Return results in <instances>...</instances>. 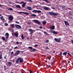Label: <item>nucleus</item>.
I'll list each match as a JSON object with an SVG mask.
<instances>
[{"instance_id":"1","label":"nucleus","mask_w":73,"mask_h":73,"mask_svg":"<svg viewBox=\"0 0 73 73\" xmlns=\"http://www.w3.org/2000/svg\"><path fill=\"white\" fill-rule=\"evenodd\" d=\"M49 14L50 15H52V16H57L58 14L57 13H55L53 12H49Z\"/></svg>"},{"instance_id":"2","label":"nucleus","mask_w":73,"mask_h":73,"mask_svg":"<svg viewBox=\"0 0 73 73\" xmlns=\"http://www.w3.org/2000/svg\"><path fill=\"white\" fill-rule=\"evenodd\" d=\"M28 48L30 49V51H31V52H35V51H36V49L34 48L33 49V47H29Z\"/></svg>"},{"instance_id":"3","label":"nucleus","mask_w":73,"mask_h":73,"mask_svg":"<svg viewBox=\"0 0 73 73\" xmlns=\"http://www.w3.org/2000/svg\"><path fill=\"white\" fill-rule=\"evenodd\" d=\"M32 12L33 13H41V11L40 10H34L32 11Z\"/></svg>"},{"instance_id":"4","label":"nucleus","mask_w":73,"mask_h":73,"mask_svg":"<svg viewBox=\"0 0 73 73\" xmlns=\"http://www.w3.org/2000/svg\"><path fill=\"white\" fill-rule=\"evenodd\" d=\"M15 27H16V28L17 29H21V27L20 25H15Z\"/></svg>"},{"instance_id":"5","label":"nucleus","mask_w":73,"mask_h":73,"mask_svg":"<svg viewBox=\"0 0 73 73\" xmlns=\"http://www.w3.org/2000/svg\"><path fill=\"white\" fill-rule=\"evenodd\" d=\"M8 19L10 21H12L13 20V17L12 15H10Z\"/></svg>"},{"instance_id":"6","label":"nucleus","mask_w":73,"mask_h":73,"mask_svg":"<svg viewBox=\"0 0 73 73\" xmlns=\"http://www.w3.org/2000/svg\"><path fill=\"white\" fill-rule=\"evenodd\" d=\"M54 40L56 42H59L61 41V38H59V39L57 38H55Z\"/></svg>"},{"instance_id":"7","label":"nucleus","mask_w":73,"mask_h":73,"mask_svg":"<svg viewBox=\"0 0 73 73\" xmlns=\"http://www.w3.org/2000/svg\"><path fill=\"white\" fill-rule=\"evenodd\" d=\"M51 31L52 33H53L54 34V35H57V34L58 33V32H56V31L54 30H51Z\"/></svg>"},{"instance_id":"8","label":"nucleus","mask_w":73,"mask_h":73,"mask_svg":"<svg viewBox=\"0 0 73 73\" xmlns=\"http://www.w3.org/2000/svg\"><path fill=\"white\" fill-rule=\"evenodd\" d=\"M17 52H16L15 53V56H17L18 54H19V53H20V51L19 50H17L16 51Z\"/></svg>"},{"instance_id":"9","label":"nucleus","mask_w":73,"mask_h":73,"mask_svg":"<svg viewBox=\"0 0 73 73\" xmlns=\"http://www.w3.org/2000/svg\"><path fill=\"white\" fill-rule=\"evenodd\" d=\"M33 21L35 22L36 23H37V24H41V22L38 21V20H34Z\"/></svg>"},{"instance_id":"10","label":"nucleus","mask_w":73,"mask_h":73,"mask_svg":"<svg viewBox=\"0 0 73 73\" xmlns=\"http://www.w3.org/2000/svg\"><path fill=\"white\" fill-rule=\"evenodd\" d=\"M18 13H20V14H21V13H23V14H25V15H29V13L25 12H19Z\"/></svg>"},{"instance_id":"11","label":"nucleus","mask_w":73,"mask_h":73,"mask_svg":"<svg viewBox=\"0 0 73 73\" xmlns=\"http://www.w3.org/2000/svg\"><path fill=\"white\" fill-rule=\"evenodd\" d=\"M44 9L45 11H48V10L50 9V8L45 7H44Z\"/></svg>"},{"instance_id":"12","label":"nucleus","mask_w":73,"mask_h":73,"mask_svg":"<svg viewBox=\"0 0 73 73\" xmlns=\"http://www.w3.org/2000/svg\"><path fill=\"white\" fill-rule=\"evenodd\" d=\"M64 24L66 26H69V24L68 21H64Z\"/></svg>"},{"instance_id":"13","label":"nucleus","mask_w":73,"mask_h":73,"mask_svg":"<svg viewBox=\"0 0 73 73\" xmlns=\"http://www.w3.org/2000/svg\"><path fill=\"white\" fill-rule=\"evenodd\" d=\"M19 58H20L19 62L21 63H23V59L21 57Z\"/></svg>"},{"instance_id":"14","label":"nucleus","mask_w":73,"mask_h":73,"mask_svg":"<svg viewBox=\"0 0 73 73\" xmlns=\"http://www.w3.org/2000/svg\"><path fill=\"white\" fill-rule=\"evenodd\" d=\"M5 36H6V37L7 39L8 38V37H9V34H8L7 33H6L5 34Z\"/></svg>"},{"instance_id":"15","label":"nucleus","mask_w":73,"mask_h":73,"mask_svg":"<svg viewBox=\"0 0 73 73\" xmlns=\"http://www.w3.org/2000/svg\"><path fill=\"white\" fill-rule=\"evenodd\" d=\"M55 27L54 26H51L50 27V28L52 30H54V29Z\"/></svg>"},{"instance_id":"16","label":"nucleus","mask_w":73,"mask_h":73,"mask_svg":"<svg viewBox=\"0 0 73 73\" xmlns=\"http://www.w3.org/2000/svg\"><path fill=\"white\" fill-rule=\"evenodd\" d=\"M64 52H65L63 53V55H65V56H66V55L68 54V51L65 50Z\"/></svg>"},{"instance_id":"17","label":"nucleus","mask_w":73,"mask_h":73,"mask_svg":"<svg viewBox=\"0 0 73 73\" xmlns=\"http://www.w3.org/2000/svg\"><path fill=\"white\" fill-rule=\"evenodd\" d=\"M29 32H31V35H32V33H33V30L31 29H29Z\"/></svg>"},{"instance_id":"18","label":"nucleus","mask_w":73,"mask_h":73,"mask_svg":"<svg viewBox=\"0 0 73 73\" xmlns=\"http://www.w3.org/2000/svg\"><path fill=\"white\" fill-rule=\"evenodd\" d=\"M27 9H28L29 11H31L32 9V7L29 6H27Z\"/></svg>"},{"instance_id":"19","label":"nucleus","mask_w":73,"mask_h":73,"mask_svg":"<svg viewBox=\"0 0 73 73\" xmlns=\"http://www.w3.org/2000/svg\"><path fill=\"white\" fill-rule=\"evenodd\" d=\"M16 7L17 8H19V9H20V8H21V7H20V6L19 5H16Z\"/></svg>"},{"instance_id":"20","label":"nucleus","mask_w":73,"mask_h":73,"mask_svg":"<svg viewBox=\"0 0 73 73\" xmlns=\"http://www.w3.org/2000/svg\"><path fill=\"white\" fill-rule=\"evenodd\" d=\"M26 5V3H23L22 5V7L24 8V7H25V6Z\"/></svg>"},{"instance_id":"21","label":"nucleus","mask_w":73,"mask_h":73,"mask_svg":"<svg viewBox=\"0 0 73 73\" xmlns=\"http://www.w3.org/2000/svg\"><path fill=\"white\" fill-rule=\"evenodd\" d=\"M11 28H15V24H13L11 25Z\"/></svg>"},{"instance_id":"22","label":"nucleus","mask_w":73,"mask_h":73,"mask_svg":"<svg viewBox=\"0 0 73 73\" xmlns=\"http://www.w3.org/2000/svg\"><path fill=\"white\" fill-rule=\"evenodd\" d=\"M20 58H18L17 60H16V63L17 64H18V63H19V60H20Z\"/></svg>"},{"instance_id":"23","label":"nucleus","mask_w":73,"mask_h":73,"mask_svg":"<svg viewBox=\"0 0 73 73\" xmlns=\"http://www.w3.org/2000/svg\"><path fill=\"white\" fill-rule=\"evenodd\" d=\"M14 35L17 37H18V35H19V34H17V33H16L14 34Z\"/></svg>"},{"instance_id":"24","label":"nucleus","mask_w":73,"mask_h":73,"mask_svg":"<svg viewBox=\"0 0 73 73\" xmlns=\"http://www.w3.org/2000/svg\"><path fill=\"white\" fill-rule=\"evenodd\" d=\"M46 21H43L42 22V25H46Z\"/></svg>"},{"instance_id":"25","label":"nucleus","mask_w":73,"mask_h":73,"mask_svg":"<svg viewBox=\"0 0 73 73\" xmlns=\"http://www.w3.org/2000/svg\"><path fill=\"white\" fill-rule=\"evenodd\" d=\"M31 16H33V17H36V14H33L31 15Z\"/></svg>"},{"instance_id":"26","label":"nucleus","mask_w":73,"mask_h":73,"mask_svg":"<svg viewBox=\"0 0 73 73\" xmlns=\"http://www.w3.org/2000/svg\"><path fill=\"white\" fill-rule=\"evenodd\" d=\"M4 18V17L2 16L0 17V19H2V20H4L5 19H4V18Z\"/></svg>"},{"instance_id":"27","label":"nucleus","mask_w":73,"mask_h":73,"mask_svg":"<svg viewBox=\"0 0 73 73\" xmlns=\"http://www.w3.org/2000/svg\"><path fill=\"white\" fill-rule=\"evenodd\" d=\"M21 37L22 38V39L23 40V39H24V35H22L21 36Z\"/></svg>"},{"instance_id":"28","label":"nucleus","mask_w":73,"mask_h":73,"mask_svg":"<svg viewBox=\"0 0 73 73\" xmlns=\"http://www.w3.org/2000/svg\"><path fill=\"white\" fill-rule=\"evenodd\" d=\"M44 34H46V35H48V36H49V34H48L45 31H44Z\"/></svg>"},{"instance_id":"29","label":"nucleus","mask_w":73,"mask_h":73,"mask_svg":"<svg viewBox=\"0 0 73 73\" xmlns=\"http://www.w3.org/2000/svg\"><path fill=\"white\" fill-rule=\"evenodd\" d=\"M8 10H9V11H12L13 10V9L12 8H11L9 9H8Z\"/></svg>"},{"instance_id":"30","label":"nucleus","mask_w":73,"mask_h":73,"mask_svg":"<svg viewBox=\"0 0 73 73\" xmlns=\"http://www.w3.org/2000/svg\"><path fill=\"white\" fill-rule=\"evenodd\" d=\"M2 40H3V41H5V38L3 37H2Z\"/></svg>"},{"instance_id":"31","label":"nucleus","mask_w":73,"mask_h":73,"mask_svg":"<svg viewBox=\"0 0 73 73\" xmlns=\"http://www.w3.org/2000/svg\"><path fill=\"white\" fill-rule=\"evenodd\" d=\"M7 55H6L4 57V58L6 60H7Z\"/></svg>"},{"instance_id":"32","label":"nucleus","mask_w":73,"mask_h":73,"mask_svg":"<svg viewBox=\"0 0 73 73\" xmlns=\"http://www.w3.org/2000/svg\"><path fill=\"white\" fill-rule=\"evenodd\" d=\"M31 22H29V21L28 23V25H31Z\"/></svg>"},{"instance_id":"33","label":"nucleus","mask_w":73,"mask_h":73,"mask_svg":"<svg viewBox=\"0 0 73 73\" xmlns=\"http://www.w3.org/2000/svg\"><path fill=\"white\" fill-rule=\"evenodd\" d=\"M8 64H9V65H11V64H12V63L11 62H8Z\"/></svg>"},{"instance_id":"34","label":"nucleus","mask_w":73,"mask_h":73,"mask_svg":"<svg viewBox=\"0 0 73 73\" xmlns=\"http://www.w3.org/2000/svg\"><path fill=\"white\" fill-rule=\"evenodd\" d=\"M46 43H48L49 42V40H46Z\"/></svg>"},{"instance_id":"35","label":"nucleus","mask_w":73,"mask_h":73,"mask_svg":"<svg viewBox=\"0 0 73 73\" xmlns=\"http://www.w3.org/2000/svg\"><path fill=\"white\" fill-rule=\"evenodd\" d=\"M5 25H6V26H8V24L7 23H5Z\"/></svg>"},{"instance_id":"36","label":"nucleus","mask_w":73,"mask_h":73,"mask_svg":"<svg viewBox=\"0 0 73 73\" xmlns=\"http://www.w3.org/2000/svg\"><path fill=\"white\" fill-rule=\"evenodd\" d=\"M60 56H62V52L61 51L60 52Z\"/></svg>"},{"instance_id":"37","label":"nucleus","mask_w":73,"mask_h":73,"mask_svg":"<svg viewBox=\"0 0 73 73\" xmlns=\"http://www.w3.org/2000/svg\"><path fill=\"white\" fill-rule=\"evenodd\" d=\"M44 1L45 2H49L48 0H44Z\"/></svg>"},{"instance_id":"38","label":"nucleus","mask_w":73,"mask_h":73,"mask_svg":"<svg viewBox=\"0 0 73 73\" xmlns=\"http://www.w3.org/2000/svg\"><path fill=\"white\" fill-rule=\"evenodd\" d=\"M2 58V55H0V59H1V58Z\"/></svg>"},{"instance_id":"39","label":"nucleus","mask_w":73,"mask_h":73,"mask_svg":"<svg viewBox=\"0 0 73 73\" xmlns=\"http://www.w3.org/2000/svg\"><path fill=\"white\" fill-rule=\"evenodd\" d=\"M35 47H37V46H38V45L37 44H35Z\"/></svg>"},{"instance_id":"40","label":"nucleus","mask_w":73,"mask_h":73,"mask_svg":"<svg viewBox=\"0 0 73 73\" xmlns=\"http://www.w3.org/2000/svg\"><path fill=\"white\" fill-rule=\"evenodd\" d=\"M52 9H55V8L52 7H51Z\"/></svg>"},{"instance_id":"41","label":"nucleus","mask_w":73,"mask_h":73,"mask_svg":"<svg viewBox=\"0 0 73 73\" xmlns=\"http://www.w3.org/2000/svg\"><path fill=\"white\" fill-rule=\"evenodd\" d=\"M47 58H48L49 60H50V58L49 57H47Z\"/></svg>"},{"instance_id":"42","label":"nucleus","mask_w":73,"mask_h":73,"mask_svg":"<svg viewBox=\"0 0 73 73\" xmlns=\"http://www.w3.org/2000/svg\"><path fill=\"white\" fill-rule=\"evenodd\" d=\"M13 52H11V55H12V54H13Z\"/></svg>"},{"instance_id":"43","label":"nucleus","mask_w":73,"mask_h":73,"mask_svg":"<svg viewBox=\"0 0 73 73\" xmlns=\"http://www.w3.org/2000/svg\"><path fill=\"white\" fill-rule=\"evenodd\" d=\"M27 0L29 2H31V1H32V0Z\"/></svg>"},{"instance_id":"44","label":"nucleus","mask_w":73,"mask_h":73,"mask_svg":"<svg viewBox=\"0 0 73 73\" xmlns=\"http://www.w3.org/2000/svg\"><path fill=\"white\" fill-rule=\"evenodd\" d=\"M69 13L70 15H72V13L71 12V11H69Z\"/></svg>"},{"instance_id":"45","label":"nucleus","mask_w":73,"mask_h":73,"mask_svg":"<svg viewBox=\"0 0 73 73\" xmlns=\"http://www.w3.org/2000/svg\"><path fill=\"white\" fill-rule=\"evenodd\" d=\"M15 23H17V24H19V22L17 21H15Z\"/></svg>"},{"instance_id":"46","label":"nucleus","mask_w":73,"mask_h":73,"mask_svg":"<svg viewBox=\"0 0 73 73\" xmlns=\"http://www.w3.org/2000/svg\"><path fill=\"white\" fill-rule=\"evenodd\" d=\"M62 9H65V7H64L63 6L62 7Z\"/></svg>"},{"instance_id":"47","label":"nucleus","mask_w":73,"mask_h":73,"mask_svg":"<svg viewBox=\"0 0 73 73\" xmlns=\"http://www.w3.org/2000/svg\"><path fill=\"white\" fill-rule=\"evenodd\" d=\"M21 4H24V2L23 1H21Z\"/></svg>"},{"instance_id":"48","label":"nucleus","mask_w":73,"mask_h":73,"mask_svg":"<svg viewBox=\"0 0 73 73\" xmlns=\"http://www.w3.org/2000/svg\"><path fill=\"white\" fill-rule=\"evenodd\" d=\"M17 48V46H16L15 48H14V49H16V48Z\"/></svg>"},{"instance_id":"49","label":"nucleus","mask_w":73,"mask_h":73,"mask_svg":"<svg viewBox=\"0 0 73 73\" xmlns=\"http://www.w3.org/2000/svg\"><path fill=\"white\" fill-rule=\"evenodd\" d=\"M50 66H51L50 65H49L48 66V68H50Z\"/></svg>"},{"instance_id":"50","label":"nucleus","mask_w":73,"mask_h":73,"mask_svg":"<svg viewBox=\"0 0 73 73\" xmlns=\"http://www.w3.org/2000/svg\"><path fill=\"white\" fill-rule=\"evenodd\" d=\"M68 56H70V54L68 52Z\"/></svg>"},{"instance_id":"51","label":"nucleus","mask_w":73,"mask_h":73,"mask_svg":"<svg viewBox=\"0 0 73 73\" xmlns=\"http://www.w3.org/2000/svg\"><path fill=\"white\" fill-rule=\"evenodd\" d=\"M30 73H33V72L32 71H30Z\"/></svg>"},{"instance_id":"52","label":"nucleus","mask_w":73,"mask_h":73,"mask_svg":"<svg viewBox=\"0 0 73 73\" xmlns=\"http://www.w3.org/2000/svg\"><path fill=\"white\" fill-rule=\"evenodd\" d=\"M40 29H42V26H40Z\"/></svg>"},{"instance_id":"53","label":"nucleus","mask_w":73,"mask_h":73,"mask_svg":"<svg viewBox=\"0 0 73 73\" xmlns=\"http://www.w3.org/2000/svg\"><path fill=\"white\" fill-rule=\"evenodd\" d=\"M71 41L72 42V44H73V40H71Z\"/></svg>"},{"instance_id":"54","label":"nucleus","mask_w":73,"mask_h":73,"mask_svg":"<svg viewBox=\"0 0 73 73\" xmlns=\"http://www.w3.org/2000/svg\"><path fill=\"white\" fill-rule=\"evenodd\" d=\"M16 44H19V42H16Z\"/></svg>"},{"instance_id":"55","label":"nucleus","mask_w":73,"mask_h":73,"mask_svg":"<svg viewBox=\"0 0 73 73\" xmlns=\"http://www.w3.org/2000/svg\"><path fill=\"white\" fill-rule=\"evenodd\" d=\"M16 3H18V4L19 3V2H18V1H17L16 2Z\"/></svg>"},{"instance_id":"56","label":"nucleus","mask_w":73,"mask_h":73,"mask_svg":"<svg viewBox=\"0 0 73 73\" xmlns=\"http://www.w3.org/2000/svg\"><path fill=\"white\" fill-rule=\"evenodd\" d=\"M21 73H24V72L23 71H21Z\"/></svg>"},{"instance_id":"57","label":"nucleus","mask_w":73,"mask_h":73,"mask_svg":"<svg viewBox=\"0 0 73 73\" xmlns=\"http://www.w3.org/2000/svg\"><path fill=\"white\" fill-rule=\"evenodd\" d=\"M13 32H14V30H12V32L13 33Z\"/></svg>"},{"instance_id":"58","label":"nucleus","mask_w":73,"mask_h":73,"mask_svg":"<svg viewBox=\"0 0 73 73\" xmlns=\"http://www.w3.org/2000/svg\"><path fill=\"white\" fill-rule=\"evenodd\" d=\"M37 64H38V65H39L40 64V63H38Z\"/></svg>"},{"instance_id":"59","label":"nucleus","mask_w":73,"mask_h":73,"mask_svg":"<svg viewBox=\"0 0 73 73\" xmlns=\"http://www.w3.org/2000/svg\"><path fill=\"white\" fill-rule=\"evenodd\" d=\"M70 61H68V64H69V63H70Z\"/></svg>"},{"instance_id":"60","label":"nucleus","mask_w":73,"mask_h":73,"mask_svg":"<svg viewBox=\"0 0 73 73\" xmlns=\"http://www.w3.org/2000/svg\"><path fill=\"white\" fill-rule=\"evenodd\" d=\"M39 34L40 35H41V33H40V32H39Z\"/></svg>"},{"instance_id":"61","label":"nucleus","mask_w":73,"mask_h":73,"mask_svg":"<svg viewBox=\"0 0 73 73\" xmlns=\"http://www.w3.org/2000/svg\"><path fill=\"white\" fill-rule=\"evenodd\" d=\"M21 53H23L24 52L23 51H21Z\"/></svg>"},{"instance_id":"62","label":"nucleus","mask_w":73,"mask_h":73,"mask_svg":"<svg viewBox=\"0 0 73 73\" xmlns=\"http://www.w3.org/2000/svg\"><path fill=\"white\" fill-rule=\"evenodd\" d=\"M71 54H72V55H73V53H71Z\"/></svg>"},{"instance_id":"63","label":"nucleus","mask_w":73,"mask_h":73,"mask_svg":"<svg viewBox=\"0 0 73 73\" xmlns=\"http://www.w3.org/2000/svg\"><path fill=\"white\" fill-rule=\"evenodd\" d=\"M2 16V15L0 14V16Z\"/></svg>"},{"instance_id":"64","label":"nucleus","mask_w":73,"mask_h":73,"mask_svg":"<svg viewBox=\"0 0 73 73\" xmlns=\"http://www.w3.org/2000/svg\"><path fill=\"white\" fill-rule=\"evenodd\" d=\"M53 53H55V51H54Z\"/></svg>"}]
</instances>
